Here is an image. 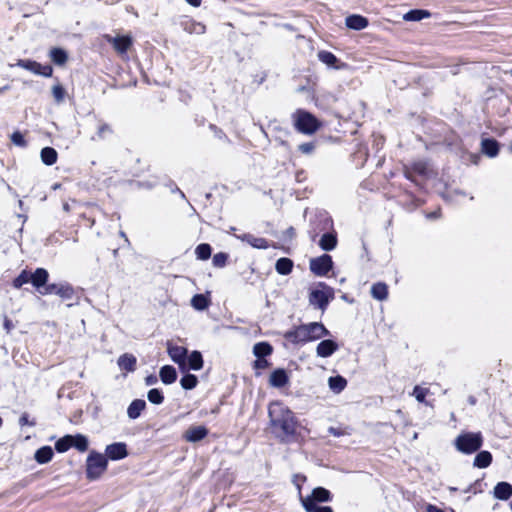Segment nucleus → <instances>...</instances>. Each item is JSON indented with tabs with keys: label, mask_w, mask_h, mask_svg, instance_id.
Returning <instances> with one entry per match:
<instances>
[{
	"label": "nucleus",
	"mask_w": 512,
	"mask_h": 512,
	"mask_svg": "<svg viewBox=\"0 0 512 512\" xmlns=\"http://www.w3.org/2000/svg\"><path fill=\"white\" fill-rule=\"evenodd\" d=\"M270 424L280 429L283 436H291L296 432L297 421L293 412L280 401L270 403L268 408Z\"/></svg>",
	"instance_id": "1"
},
{
	"label": "nucleus",
	"mask_w": 512,
	"mask_h": 512,
	"mask_svg": "<svg viewBox=\"0 0 512 512\" xmlns=\"http://www.w3.org/2000/svg\"><path fill=\"white\" fill-rule=\"evenodd\" d=\"M330 331L320 322L302 324L287 331L284 338L293 344H302L329 336Z\"/></svg>",
	"instance_id": "2"
},
{
	"label": "nucleus",
	"mask_w": 512,
	"mask_h": 512,
	"mask_svg": "<svg viewBox=\"0 0 512 512\" xmlns=\"http://www.w3.org/2000/svg\"><path fill=\"white\" fill-rule=\"evenodd\" d=\"M295 129L303 134L311 135L320 128V122L311 113L298 109L292 114Z\"/></svg>",
	"instance_id": "3"
},
{
	"label": "nucleus",
	"mask_w": 512,
	"mask_h": 512,
	"mask_svg": "<svg viewBox=\"0 0 512 512\" xmlns=\"http://www.w3.org/2000/svg\"><path fill=\"white\" fill-rule=\"evenodd\" d=\"M456 449L463 454L477 452L483 444L481 432H463L454 441Z\"/></svg>",
	"instance_id": "4"
},
{
	"label": "nucleus",
	"mask_w": 512,
	"mask_h": 512,
	"mask_svg": "<svg viewBox=\"0 0 512 512\" xmlns=\"http://www.w3.org/2000/svg\"><path fill=\"white\" fill-rule=\"evenodd\" d=\"M107 458L92 451L86 460V475L90 480L98 479L107 469Z\"/></svg>",
	"instance_id": "5"
},
{
	"label": "nucleus",
	"mask_w": 512,
	"mask_h": 512,
	"mask_svg": "<svg viewBox=\"0 0 512 512\" xmlns=\"http://www.w3.org/2000/svg\"><path fill=\"white\" fill-rule=\"evenodd\" d=\"M333 290L325 284H319L312 289L309 295L310 305L324 311L333 299Z\"/></svg>",
	"instance_id": "6"
},
{
	"label": "nucleus",
	"mask_w": 512,
	"mask_h": 512,
	"mask_svg": "<svg viewBox=\"0 0 512 512\" xmlns=\"http://www.w3.org/2000/svg\"><path fill=\"white\" fill-rule=\"evenodd\" d=\"M333 261L330 255L323 254L310 260V270L317 276H325L332 269Z\"/></svg>",
	"instance_id": "7"
},
{
	"label": "nucleus",
	"mask_w": 512,
	"mask_h": 512,
	"mask_svg": "<svg viewBox=\"0 0 512 512\" xmlns=\"http://www.w3.org/2000/svg\"><path fill=\"white\" fill-rule=\"evenodd\" d=\"M18 67L31 71L34 74L41 75L44 77H51L53 69L49 65H41L40 63L32 60L21 59L15 64Z\"/></svg>",
	"instance_id": "8"
},
{
	"label": "nucleus",
	"mask_w": 512,
	"mask_h": 512,
	"mask_svg": "<svg viewBox=\"0 0 512 512\" xmlns=\"http://www.w3.org/2000/svg\"><path fill=\"white\" fill-rule=\"evenodd\" d=\"M40 294H56L63 299H71L74 295V289L69 284H49L44 288V291H40Z\"/></svg>",
	"instance_id": "9"
},
{
	"label": "nucleus",
	"mask_w": 512,
	"mask_h": 512,
	"mask_svg": "<svg viewBox=\"0 0 512 512\" xmlns=\"http://www.w3.org/2000/svg\"><path fill=\"white\" fill-rule=\"evenodd\" d=\"M105 457L117 461L124 459L128 455L127 445L124 442H116L106 446Z\"/></svg>",
	"instance_id": "10"
},
{
	"label": "nucleus",
	"mask_w": 512,
	"mask_h": 512,
	"mask_svg": "<svg viewBox=\"0 0 512 512\" xmlns=\"http://www.w3.org/2000/svg\"><path fill=\"white\" fill-rule=\"evenodd\" d=\"M170 358L179 365L182 370L187 368V349L182 346L168 344L167 348Z\"/></svg>",
	"instance_id": "11"
},
{
	"label": "nucleus",
	"mask_w": 512,
	"mask_h": 512,
	"mask_svg": "<svg viewBox=\"0 0 512 512\" xmlns=\"http://www.w3.org/2000/svg\"><path fill=\"white\" fill-rule=\"evenodd\" d=\"M106 40L112 44L114 49L119 53L120 55L126 54L128 49L132 45V38L130 36H106Z\"/></svg>",
	"instance_id": "12"
},
{
	"label": "nucleus",
	"mask_w": 512,
	"mask_h": 512,
	"mask_svg": "<svg viewBox=\"0 0 512 512\" xmlns=\"http://www.w3.org/2000/svg\"><path fill=\"white\" fill-rule=\"evenodd\" d=\"M48 278V271L44 268H37L34 273H30V282L39 292L44 291Z\"/></svg>",
	"instance_id": "13"
},
{
	"label": "nucleus",
	"mask_w": 512,
	"mask_h": 512,
	"mask_svg": "<svg viewBox=\"0 0 512 512\" xmlns=\"http://www.w3.org/2000/svg\"><path fill=\"white\" fill-rule=\"evenodd\" d=\"M338 348L339 346L335 341L331 339L322 340L316 347V355L321 358H328L332 356Z\"/></svg>",
	"instance_id": "14"
},
{
	"label": "nucleus",
	"mask_w": 512,
	"mask_h": 512,
	"mask_svg": "<svg viewBox=\"0 0 512 512\" xmlns=\"http://www.w3.org/2000/svg\"><path fill=\"white\" fill-rule=\"evenodd\" d=\"M300 502L302 503V499H310L312 503H322L331 501V493L329 490L323 487H317L312 490L311 495L303 497L299 492Z\"/></svg>",
	"instance_id": "15"
},
{
	"label": "nucleus",
	"mask_w": 512,
	"mask_h": 512,
	"mask_svg": "<svg viewBox=\"0 0 512 512\" xmlns=\"http://www.w3.org/2000/svg\"><path fill=\"white\" fill-rule=\"evenodd\" d=\"M235 237L242 242H246L250 246L256 249H267L269 247V243L265 238L256 237L250 233H244L241 235H235Z\"/></svg>",
	"instance_id": "16"
},
{
	"label": "nucleus",
	"mask_w": 512,
	"mask_h": 512,
	"mask_svg": "<svg viewBox=\"0 0 512 512\" xmlns=\"http://www.w3.org/2000/svg\"><path fill=\"white\" fill-rule=\"evenodd\" d=\"M208 434V430L202 426H191L184 434V438L188 442H197L205 438Z\"/></svg>",
	"instance_id": "17"
},
{
	"label": "nucleus",
	"mask_w": 512,
	"mask_h": 512,
	"mask_svg": "<svg viewBox=\"0 0 512 512\" xmlns=\"http://www.w3.org/2000/svg\"><path fill=\"white\" fill-rule=\"evenodd\" d=\"M345 23L348 28L360 31L368 26V19L361 15L353 14L346 18Z\"/></svg>",
	"instance_id": "18"
},
{
	"label": "nucleus",
	"mask_w": 512,
	"mask_h": 512,
	"mask_svg": "<svg viewBox=\"0 0 512 512\" xmlns=\"http://www.w3.org/2000/svg\"><path fill=\"white\" fill-rule=\"evenodd\" d=\"M146 408V402L142 399L133 400L127 408V416L131 420H135L140 417L141 413Z\"/></svg>",
	"instance_id": "19"
},
{
	"label": "nucleus",
	"mask_w": 512,
	"mask_h": 512,
	"mask_svg": "<svg viewBox=\"0 0 512 512\" xmlns=\"http://www.w3.org/2000/svg\"><path fill=\"white\" fill-rule=\"evenodd\" d=\"M271 386L281 388L288 383V375L284 369H277L273 371L269 378Z\"/></svg>",
	"instance_id": "20"
},
{
	"label": "nucleus",
	"mask_w": 512,
	"mask_h": 512,
	"mask_svg": "<svg viewBox=\"0 0 512 512\" xmlns=\"http://www.w3.org/2000/svg\"><path fill=\"white\" fill-rule=\"evenodd\" d=\"M512 496V485L508 482H499L494 487V497L499 500H508Z\"/></svg>",
	"instance_id": "21"
},
{
	"label": "nucleus",
	"mask_w": 512,
	"mask_h": 512,
	"mask_svg": "<svg viewBox=\"0 0 512 512\" xmlns=\"http://www.w3.org/2000/svg\"><path fill=\"white\" fill-rule=\"evenodd\" d=\"M159 376L164 384H172L177 379V373L173 366L165 365L160 369Z\"/></svg>",
	"instance_id": "22"
},
{
	"label": "nucleus",
	"mask_w": 512,
	"mask_h": 512,
	"mask_svg": "<svg viewBox=\"0 0 512 512\" xmlns=\"http://www.w3.org/2000/svg\"><path fill=\"white\" fill-rule=\"evenodd\" d=\"M328 386L333 393L339 394L346 388L347 380L340 375L329 377Z\"/></svg>",
	"instance_id": "23"
},
{
	"label": "nucleus",
	"mask_w": 512,
	"mask_h": 512,
	"mask_svg": "<svg viewBox=\"0 0 512 512\" xmlns=\"http://www.w3.org/2000/svg\"><path fill=\"white\" fill-rule=\"evenodd\" d=\"M371 295L374 299L384 301L388 297V287L383 282H378L372 285Z\"/></svg>",
	"instance_id": "24"
},
{
	"label": "nucleus",
	"mask_w": 512,
	"mask_h": 512,
	"mask_svg": "<svg viewBox=\"0 0 512 512\" xmlns=\"http://www.w3.org/2000/svg\"><path fill=\"white\" fill-rule=\"evenodd\" d=\"M319 246L324 251H331L337 246V237L333 233H325L322 235Z\"/></svg>",
	"instance_id": "25"
},
{
	"label": "nucleus",
	"mask_w": 512,
	"mask_h": 512,
	"mask_svg": "<svg viewBox=\"0 0 512 512\" xmlns=\"http://www.w3.org/2000/svg\"><path fill=\"white\" fill-rule=\"evenodd\" d=\"M53 455L54 453L50 446H43L35 452L34 458L39 464H45L51 461Z\"/></svg>",
	"instance_id": "26"
},
{
	"label": "nucleus",
	"mask_w": 512,
	"mask_h": 512,
	"mask_svg": "<svg viewBox=\"0 0 512 512\" xmlns=\"http://www.w3.org/2000/svg\"><path fill=\"white\" fill-rule=\"evenodd\" d=\"M120 369L132 372L136 367V358L132 354H123L118 359Z\"/></svg>",
	"instance_id": "27"
},
{
	"label": "nucleus",
	"mask_w": 512,
	"mask_h": 512,
	"mask_svg": "<svg viewBox=\"0 0 512 512\" xmlns=\"http://www.w3.org/2000/svg\"><path fill=\"white\" fill-rule=\"evenodd\" d=\"M492 462V454L489 451H480L474 458L473 465L477 468H487Z\"/></svg>",
	"instance_id": "28"
},
{
	"label": "nucleus",
	"mask_w": 512,
	"mask_h": 512,
	"mask_svg": "<svg viewBox=\"0 0 512 512\" xmlns=\"http://www.w3.org/2000/svg\"><path fill=\"white\" fill-rule=\"evenodd\" d=\"M482 152L489 157H495L499 151V145L496 140L484 139L481 143Z\"/></svg>",
	"instance_id": "29"
},
{
	"label": "nucleus",
	"mask_w": 512,
	"mask_h": 512,
	"mask_svg": "<svg viewBox=\"0 0 512 512\" xmlns=\"http://www.w3.org/2000/svg\"><path fill=\"white\" fill-rule=\"evenodd\" d=\"M49 56L56 65H64L68 60V55L65 50L61 48H52Z\"/></svg>",
	"instance_id": "30"
},
{
	"label": "nucleus",
	"mask_w": 512,
	"mask_h": 512,
	"mask_svg": "<svg viewBox=\"0 0 512 512\" xmlns=\"http://www.w3.org/2000/svg\"><path fill=\"white\" fill-rule=\"evenodd\" d=\"M273 349L272 346L267 342L256 343L253 347V353L257 358L264 359V357L270 355Z\"/></svg>",
	"instance_id": "31"
},
{
	"label": "nucleus",
	"mask_w": 512,
	"mask_h": 512,
	"mask_svg": "<svg viewBox=\"0 0 512 512\" xmlns=\"http://www.w3.org/2000/svg\"><path fill=\"white\" fill-rule=\"evenodd\" d=\"M430 15V12L427 10L414 9L404 14L403 19L405 21H420L422 19L429 18Z\"/></svg>",
	"instance_id": "32"
},
{
	"label": "nucleus",
	"mask_w": 512,
	"mask_h": 512,
	"mask_svg": "<svg viewBox=\"0 0 512 512\" xmlns=\"http://www.w3.org/2000/svg\"><path fill=\"white\" fill-rule=\"evenodd\" d=\"M293 268V262L289 258H280L277 260L275 269L281 275H288Z\"/></svg>",
	"instance_id": "33"
},
{
	"label": "nucleus",
	"mask_w": 512,
	"mask_h": 512,
	"mask_svg": "<svg viewBox=\"0 0 512 512\" xmlns=\"http://www.w3.org/2000/svg\"><path fill=\"white\" fill-rule=\"evenodd\" d=\"M302 506L306 512H333L329 506H319L316 503H312L310 499H302Z\"/></svg>",
	"instance_id": "34"
},
{
	"label": "nucleus",
	"mask_w": 512,
	"mask_h": 512,
	"mask_svg": "<svg viewBox=\"0 0 512 512\" xmlns=\"http://www.w3.org/2000/svg\"><path fill=\"white\" fill-rule=\"evenodd\" d=\"M188 367L198 371L203 367V358L199 351H193L187 358Z\"/></svg>",
	"instance_id": "35"
},
{
	"label": "nucleus",
	"mask_w": 512,
	"mask_h": 512,
	"mask_svg": "<svg viewBox=\"0 0 512 512\" xmlns=\"http://www.w3.org/2000/svg\"><path fill=\"white\" fill-rule=\"evenodd\" d=\"M57 152L52 147H45L41 150V160L46 165H53L57 161Z\"/></svg>",
	"instance_id": "36"
},
{
	"label": "nucleus",
	"mask_w": 512,
	"mask_h": 512,
	"mask_svg": "<svg viewBox=\"0 0 512 512\" xmlns=\"http://www.w3.org/2000/svg\"><path fill=\"white\" fill-rule=\"evenodd\" d=\"M72 447H75L80 452H85L88 449V439L82 434L72 435Z\"/></svg>",
	"instance_id": "37"
},
{
	"label": "nucleus",
	"mask_w": 512,
	"mask_h": 512,
	"mask_svg": "<svg viewBox=\"0 0 512 512\" xmlns=\"http://www.w3.org/2000/svg\"><path fill=\"white\" fill-rule=\"evenodd\" d=\"M191 305L199 311L205 310L209 306L208 298L203 294H196L191 300Z\"/></svg>",
	"instance_id": "38"
},
{
	"label": "nucleus",
	"mask_w": 512,
	"mask_h": 512,
	"mask_svg": "<svg viewBox=\"0 0 512 512\" xmlns=\"http://www.w3.org/2000/svg\"><path fill=\"white\" fill-rule=\"evenodd\" d=\"M318 58L321 62H323L324 64H326L329 67H335V65L338 61L336 56L333 53L328 52V51H320L318 53Z\"/></svg>",
	"instance_id": "39"
},
{
	"label": "nucleus",
	"mask_w": 512,
	"mask_h": 512,
	"mask_svg": "<svg viewBox=\"0 0 512 512\" xmlns=\"http://www.w3.org/2000/svg\"><path fill=\"white\" fill-rule=\"evenodd\" d=\"M195 254L200 260H207L211 256V247L209 244H199L195 249Z\"/></svg>",
	"instance_id": "40"
},
{
	"label": "nucleus",
	"mask_w": 512,
	"mask_h": 512,
	"mask_svg": "<svg viewBox=\"0 0 512 512\" xmlns=\"http://www.w3.org/2000/svg\"><path fill=\"white\" fill-rule=\"evenodd\" d=\"M72 435H66L62 438H60L56 443H55V449L60 452V453H63V452H66L69 448L72 447Z\"/></svg>",
	"instance_id": "41"
},
{
	"label": "nucleus",
	"mask_w": 512,
	"mask_h": 512,
	"mask_svg": "<svg viewBox=\"0 0 512 512\" xmlns=\"http://www.w3.org/2000/svg\"><path fill=\"white\" fill-rule=\"evenodd\" d=\"M197 383H198V379L193 374H186L180 380V384H181L182 388L187 389V390L195 388Z\"/></svg>",
	"instance_id": "42"
},
{
	"label": "nucleus",
	"mask_w": 512,
	"mask_h": 512,
	"mask_svg": "<svg viewBox=\"0 0 512 512\" xmlns=\"http://www.w3.org/2000/svg\"><path fill=\"white\" fill-rule=\"evenodd\" d=\"M147 398L149 402L156 405H160L164 401L162 392L157 388L150 389L147 393Z\"/></svg>",
	"instance_id": "43"
},
{
	"label": "nucleus",
	"mask_w": 512,
	"mask_h": 512,
	"mask_svg": "<svg viewBox=\"0 0 512 512\" xmlns=\"http://www.w3.org/2000/svg\"><path fill=\"white\" fill-rule=\"evenodd\" d=\"M429 394V389L423 388L419 385H416L411 393L412 396L415 397V399L420 403H426L425 398Z\"/></svg>",
	"instance_id": "44"
},
{
	"label": "nucleus",
	"mask_w": 512,
	"mask_h": 512,
	"mask_svg": "<svg viewBox=\"0 0 512 512\" xmlns=\"http://www.w3.org/2000/svg\"><path fill=\"white\" fill-rule=\"evenodd\" d=\"M30 282V273L27 270H23L13 281V286L16 289L21 288L24 284Z\"/></svg>",
	"instance_id": "45"
},
{
	"label": "nucleus",
	"mask_w": 512,
	"mask_h": 512,
	"mask_svg": "<svg viewBox=\"0 0 512 512\" xmlns=\"http://www.w3.org/2000/svg\"><path fill=\"white\" fill-rule=\"evenodd\" d=\"M52 95L56 103H62L66 96V91L61 84H56L52 87Z\"/></svg>",
	"instance_id": "46"
},
{
	"label": "nucleus",
	"mask_w": 512,
	"mask_h": 512,
	"mask_svg": "<svg viewBox=\"0 0 512 512\" xmlns=\"http://www.w3.org/2000/svg\"><path fill=\"white\" fill-rule=\"evenodd\" d=\"M112 128L108 124H101L97 131L98 139H105L112 134Z\"/></svg>",
	"instance_id": "47"
},
{
	"label": "nucleus",
	"mask_w": 512,
	"mask_h": 512,
	"mask_svg": "<svg viewBox=\"0 0 512 512\" xmlns=\"http://www.w3.org/2000/svg\"><path fill=\"white\" fill-rule=\"evenodd\" d=\"M412 171L419 175H425L427 173V165L422 161L416 162L412 166Z\"/></svg>",
	"instance_id": "48"
},
{
	"label": "nucleus",
	"mask_w": 512,
	"mask_h": 512,
	"mask_svg": "<svg viewBox=\"0 0 512 512\" xmlns=\"http://www.w3.org/2000/svg\"><path fill=\"white\" fill-rule=\"evenodd\" d=\"M298 149L303 154H311L315 149V144L313 142L302 143L299 145Z\"/></svg>",
	"instance_id": "49"
},
{
	"label": "nucleus",
	"mask_w": 512,
	"mask_h": 512,
	"mask_svg": "<svg viewBox=\"0 0 512 512\" xmlns=\"http://www.w3.org/2000/svg\"><path fill=\"white\" fill-rule=\"evenodd\" d=\"M226 260H227V255L224 253H218V254L214 255V257H213L214 265L219 266V267L224 266L226 263Z\"/></svg>",
	"instance_id": "50"
},
{
	"label": "nucleus",
	"mask_w": 512,
	"mask_h": 512,
	"mask_svg": "<svg viewBox=\"0 0 512 512\" xmlns=\"http://www.w3.org/2000/svg\"><path fill=\"white\" fill-rule=\"evenodd\" d=\"M206 28L205 25L201 23H192L191 28H189L190 33H196V34H203L205 32Z\"/></svg>",
	"instance_id": "51"
},
{
	"label": "nucleus",
	"mask_w": 512,
	"mask_h": 512,
	"mask_svg": "<svg viewBox=\"0 0 512 512\" xmlns=\"http://www.w3.org/2000/svg\"><path fill=\"white\" fill-rule=\"evenodd\" d=\"M11 140L15 145L18 146H23L25 144L24 137L20 132H14L11 136Z\"/></svg>",
	"instance_id": "52"
},
{
	"label": "nucleus",
	"mask_w": 512,
	"mask_h": 512,
	"mask_svg": "<svg viewBox=\"0 0 512 512\" xmlns=\"http://www.w3.org/2000/svg\"><path fill=\"white\" fill-rule=\"evenodd\" d=\"M19 424H20V426H25V425L35 426L36 423H35V421L29 420L27 413H23L19 419Z\"/></svg>",
	"instance_id": "53"
},
{
	"label": "nucleus",
	"mask_w": 512,
	"mask_h": 512,
	"mask_svg": "<svg viewBox=\"0 0 512 512\" xmlns=\"http://www.w3.org/2000/svg\"><path fill=\"white\" fill-rule=\"evenodd\" d=\"M268 367V361L266 359H261V358H258L255 362H254V368L255 369H265Z\"/></svg>",
	"instance_id": "54"
},
{
	"label": "nucleus",
	"mask_w": 512,
	"mask_h": 512,
	"mask_svg": "<svg viewBox=\"0 0 512 512\" xmlns=\"http://www.w3.org/2000/svg\"><path fill=\"white\" fill-rule=\"evenodd\" d=\"M157 382H158V378H157V376H155V375H148V376L145 378V384H146L147 386L155 385Z\"/></svg>",
	"instance_id": "55"
},
{
	"label": "nucleus",
	"mask_w": 512,
	"mask_h": 512,
	"mask_svg": "<svg viewBox=\"0 0 512 512\" xmlns=\"http://www.w3.org/2000/svg\"><path fill=\"white\" fill-rule=\"evenodd\" d=\"M427 512H445V511L434 506V505H428Z\"/></svg>",
	"instance_id": "56"
},
{
	"label": "nucleus",
	"mask_w": 512,
	"mask_h": 512,
	"mask_svg": "<svg viewBox=\"0 0 512 512\" xmlns=\"http://www.w3.org/2000/svg\"><path fill=\"white\" fill-rule=\"evenodd\" d=\"M4 328L6 329L7 332H10L11 329L13 328L12 322L9 319H5Z\"/></svg>",
	"instance_id": "57"
},
{
	"label": "nucleus",
	"mask_w": 512,
	"mask_h": 512,
	"mask_svg": "<svg viewBox=\"0 0 512 512\" xmlns=\"http://www.w3.org/2000/svg\"><path fill=\"white\" fill-rule=\"evenodd\" d=\"M202 0H186V2L194 7H199Z\"/></svg>",
	"instance_id": "58"
},
{
	"label": "nucleus",
	"mask_w": 512,
	"mask_h": 512,
	"mask_svg": "<svg viewBox=\"0 0 512 512\" xmlns=\"http://www.w3.org/2000/svg\"><path fill=\"white\" fill-rule=\"evenodd\" d=\"M405 177L407 179H409V180L414 181L413 176H412V172L410 170H408V169L405 170Z\"/></svg>",
	"instance_id": "59"
},
{
	"label": "nucleus",
	"mask_w": 512,
	"mask_h": 512,
	"mask_svg": "<svg viewBox=\"0 0 512 512\" xmlns=\"http://www.w3.org/2000/svg\"><path fill=\"white\" fill-rule=\"evenodd\" d=\"M63 210H64L65 212H69V211H70V205H69V203L65 202V203L63 204Z\"/></svg>",
	"instance_id": "60"
},
{
	"label": "nucleus",
	"mask_w": 512,
	"mask_h": 512,
	"mask_svg": "<svg viewBox=\"0 0 512 512\" xmlns=\"http://www.w3.org/2000/svg\"><path fill=\"white\" fill-rule=\"evenodd\" d=\"M428 217H430V218H437L438 217V212H433V213L429 214Z\"/></svg>",
	"instance_id": "61"
},
{
	"label": "nucleus",
	"mask_w": 512,
	"mask_h": 512,
	"mask_svg": "<svg viewBox=\"0 0 512 512\" xmlns=\"http://www.w3.org/2000/svg\"><path fill=\"white\" fill-rule=\"evenodd\" d=\"M329 431H330L331 433H333L334 435H338L337 431H335V429H334V428H330V430H329Z\"/></svg>",
	"instance_id": "62"
},
{
	"label": "nucleus",
	"mask_w": 512,
	"mask_h": 512,
	"mask_svg": "<svg viewBox=\"0 0 512 512\" xmlns=\"http://www.w3.org/2000/svg\"><path fill=\"white\" fill-rule=\"evenodd\" d=\"M469 401L471 404H475V400L472 397L469 399Z\"/></svg>",
	"instance_id": "63"
},
{
	"label": "nucleus",
	"mask_w": 512,
	"mask_h": 512,
	"mask_svg": "<svg viewBox=\"0 0 512 512\" xmlns=\"http://www.w3.org/2000/svg\"><path fill=\"white\" fill-rule=\"evenodd\" d=\"M58 187H59V185H58V184H55V185L53 186V188H54V189H57Z\"/></svg>",
	"instance_id": "64"
}]
</instances>
